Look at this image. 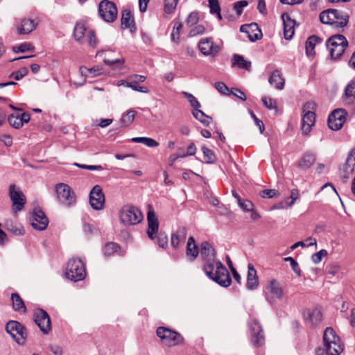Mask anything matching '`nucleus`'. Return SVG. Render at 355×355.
I'll list each match as a JSON object with an SVG mask.
<instances>
[{
  "instance_id": "obj_1",
  "label": "nucleus",
  "mask_w": 355,
  "mask_h": 355,
  "mask_svg": "<svg viewBox=\"0 0 355 355\" xmlns=\"http://www.w3.org/2000/svg\"><path fill=\"white\" fill-rule=\"evenodd\" d=\"M205 263L203 270L211 279L223 287H228L232 283L230 273L225 266L215 259V250L207 241L202 243L199 251Z\"/></svg>"
},
{
  "instance_id": "obj_2",
  "label": "nucleus",
  "mask_w": 355,
  "mask_h": 355,
  "mask_svg": "<svg viewBox=\"0 0 355 355\" xmlns=\"http://www.w3.org/2000/svg\"><path fill=\"white\" fill-rule=\"evenodd\" d=\"M148 220V236L154 240L155 238L157 239V244L162 248H165L168 245V237L164 232H160L157 236L159 229V222L156 214L153 209L150 208L147 214Z\"/></svg>"
},
{
  "instance_id": "obj_3",
  "label": "nucleus",
  "mask_w": 355,
  "mask_h": 355,
  "mask_svg": "<svg viewBox=\"0 0 355 355\" xmlns=\"http://www.w3.org/2000/svg\"><path fill=\"white\" fill-rule=\"evenodd\" d=\"M323 343L329 355H339L344 349L340 338L331 327H327L323 334Z\"/></svg>"
},
{
  "instance_id": "obj_4",
  "label": "nucleus",
  "mask_w": 355,
  "mask_h": 355,
  "mask_svg": "<svg viewBox=\"0 0 355 355\" xmlns=\"http://www.w3.org/2000/svg\"><path fill=\"white\" fill-rule=\"evenodd\" d=\"M320 19L322 24H329L335 28H343L348 23L349 16L336 9L324 10L320 14Z\"/></svg>"
},
{
  "instance_id": "obj_5",
  "label": "nucleus",
  "mask_w": 355,
  "mask_h": 355,
  "mask_svg": "<svg viewBox=\"0 0 355 355\" xmlns=\"http://www.w3.org/2000/svg\"><path fill=\"white\" fill-rule=\"evenodd\" d=\"M140 209L135 206L124 205L119 211L120 222L125 226L135 225L143 220Z\"/></svg>"
},
{
  "instance_id": "obj_6",
  "label": "nucleus",
  "mask_w": 355,
  "mask_h": 355,
  "mask_svg": "<svg viewBox=\"0 0 355 355\" xmlns=\"http://www.w3.org/2000/svg\"><path fill=\"white\" fill-rule=\"evenodd\" d=\"M85 264L81 259L72 258L69 260L65 271L66 277L73 282L83 280L86 277Z\"/></svg>"
},
{
  "instance_id": "obj_7",
  "label": "nucleus",
  "mask_w": 355,
  "mask_h": 355,
  "mask_svg": "<svg viewBox=\"0 0 355 355\" xmlns=\"http://www.w3.org/2000/svg\"><path fill=\"white\" fill-rule=\"evenodd\" d=\"M316 104L313 101L306 102L302 107V132L304 135H309L315 122V110Z\"/></svg>"
},
{
  "instance_id": "obj_8",
  "label": "nucleus",
  "mask_w": 355,
  "mask_h": 355,
  "mask_svg": "<svg viewBox=\"0 0 355 355\" xmlns=\"http://www.w3.org/2000/svg\"><path fill=\"white\" fill-rule=\"evenodd\" d=\"M285 293L281 283L277 279H271L265 288V297L266 300L274 304L277 300H282Z\"/></svg>"
},
{
  "instance_id": "obj_9",
  "label": "nucleus",
  "mask_w": 355,
  "mask_h": 355,
  "mask_svg": "<svg viewBox=\"0 0 355 355\" xmlns=\"http://www.w3.org/2000/svg\"><path fill=\"white\" fill-rule=\"evenodd\" d=\"M6 330L19 345L24 344L27 333L21 323L15 320H10L6 325Z\"/></svg>"
},
{
  "instance_id": "obj_10",
  "label": "nucleus",
  "mask_w": 355,
  "mask_h": 355,
  "mask_svg": "<svg viewBox=\"0 0 355 355\" xmlns=\"http://www.w3.org/2000/svg\"><path fill=\"white\" fill-rule=\"evenodd\" d=\"M58 200L64 206L70 207L75 204L76 196L74 191L66 184L60 183L55 187Z\"/></svg>"
},
{
  "instance_id": "obj_11",
  "label": "nucleus",
  "mask_w": 355,
  "mask_h": 355,
  "mask_svg": "<svg viewBox=\"0 0 355 355\" xmlns=\"http://www.w3.org/2000/svg\"><path fill=\"white\" fill-rule=\"evenodd\" d=\"M156 333L162 343L168 346H174L183 341V338L180 334L164 327H158Z\"/></svg>"
},
{
  "instance_id": "obj_12",
  "label": "nucleus",
  "mask_w": 355,
  "mask_h": 355,
  "mask_svg": "<svg viewBox=\"0 0 355 355\" xmlns=\"http://www.w3.org/2000/svg\"><path fill=\"white\" fill-rule=\"evenodd\" d=\"M98 13L105 21L110 23L116 19L118 11L113 2L103 0L98 6Z\"/></svg>"
},
{
  "instance_id": "obj_13",
  "label": "nucleus",
  "mask_w": 355,
  "mask_h": 355,
  "mask_svg": "<svg viewBox=\"0 0 355 355\" xmlns=\"http://www.w3.org/2000/svg\"><path fill=\"white\" fill-rule=\"evenodd\" d=\"M105 196L102 188L99 185H95L90 191L89 196V202L95 210H101L105 207Z\"/></svg>"
},
{
  "instance_id": "obj_14",
  "label": "nucleus",
  "mask_w": 355,
  "mask_h": 355,
  "mask_svg": "<svg viewBox=\"0 0 355 355\" xmlns=\"http://www.w3.org/2000/svg\"><path fill=\"white\" fill-rule=\"evenodd\" d=\"M347 113L344 109H337L333 111L328 118V125L332 130H340L347 119Z\"/></svg>"
},
{
  "instance_id": "obj_15",
  "label": "nucleus",
  "mask_w": 355,
  "mask_h": 355,
  "mask_svg": "<svg viewBox=\"0 0 355 355\" xmlns=\"http://www.w3.org/2000/svg\"><path fill=\"white\" fill-rule=\"evenodd\" d=\"M9 196L12 202L13 211L16 214L24 208L26 197L22 191L16 187L15 184L10 185Z\"/></svg>"
},
{
  "instance_id": "obj_16",
  "label": "nucleus",
  "mask_w": 355,
  "mask_h": 355,
  "mask_svg": "<svg viewBox=\"0 0 355 355\" xmlns=\"http://www.w3.org/2000/svg\"><path fill=\"white\" fill-rule=\"evenodd\" d=\"M34 321L44 334H47L51 329V320L48 313L42 309H37L34 311Z\"/></svg>"
},
{
  "instance_id": "obj_17",
  "label": "nucleus",
  "mask_w": 355,
  "mask_h": 355,
  "mask_svg": "<svg viewBox=\"0 0 355 355\" xmlns=\"http://www.w3.org/2000/svg\"><path fill=\"white\" fill-rule=\"evenodd\" d=\"M200 51L206 56H216L220 51V46L214 43L211 37L202 38L198 42Z\"/></svg>"
},
{
  "instance_id": "obj_18",
  "label": "nucleus",
  "mask_w": 355,
  "mask_h": 355,
  "mask_svg": "<svg viewBox=\"0 0 355 355\" xmlns=\"http://www.w3.org/2000/svg\"><path fill=\"white\" fill-rule=\"evenodd\" d=\"M251 332V342L254 347L262 346L265 343L263 329L257 320H253L249 323Z\"/></svg>"
},
{
  "instance_id": "obj_19",
  "label": "nucleus",
  "mask_w": 355,
  "mask_h": 355,
  "mask_svg": "<svg viewBox=\"0 0 355 355\" xmlns=\"http://www.w3.org/2000/svg\"><path fill=\"white\" fill-rule=\"evenodd\" d=\"M32 227L37 230H44L49 224V219L44 212L40 208H35L31 217Z\"/></svg>"
},
{
  "instance_id": "obj_20",
  "label": "nucleus",
  "mask_w": 355,
  "mask_h": 355,
  "mask_svg": "<svg viewBox=\"0 0 355 355\" xmlns=\"http://www.w3.org/2000/svg\"><path fill=\"white\" fill-rule=\"evenodd\" d=\"M355 172V148L348 155L345 163L340 168V175L343 179H348Z\"/></svg>"
},
{
  "instance_id": "obj_21",
  "label": "nucleus",
  "mask_w": 355,
  "mask_h": 355,
  "mask_svg": "<svg viewBox=\"0 0 355 355\" xmlns=\"http://www.w3.org/2000/svg\"><path fill=\"white\" fill-rule=\"evenodd\" d=\"M240 31L246 33L251 42H255L262 37V33L256 23L243 24L240 27Z\"/></svg>"
},
{
  "instance_id": "obj_22",
  "label": "nucleus",
  "mask_w": 355,
  "mask_h": 355,
  "mask_svg": "<svg viewBox=\"0 0 355 355\" xmlns=\"http://www.w3.org/2000/svg\"><path fill=\"white\" fill-rule=\"evenodd\" d=\"M303 318L307 323L316 326L322 320V313L318 309H308L304 311Z\"/></svg>"
},
{
  "instance_id": "obj_23",
  "label": "nucleus",
  "mask_w": 355,
  "mask_h": 355,
  "mask_svg": "<svg viewBox=\"0 0 355 355\" xmlns=\"http://www.w3.org/2000/svg\"><path fill=\"white\" fill-rule=\"evenodd\" d=\"M282 19L284 24V35L287 40H291L295 33V22L293 20L287 13L282 15Z\"/></svg>"
},
{
  "instance_id": "obj_24",
  "label": "nucleus",
  "mask_w": 355,
  "mask_h": 355,
  "mask_svg": "<svg viewBox=\"0 0 355 355\" xmlns=\"http://www.w3.org/2000/svg\"><path fill=\"white\" fill-rule=\"evenodd\" d=\"M248 269L246 287L248 290L252 291L257 288L259 286V279L257 275V270L252 263L248 264Z\"/></svg>"
},
{
  "instance_id": "obj_25",
  "label": "nucleus",
  "mask_w": 355,
  "mask_h": 355,
  "mask_svg": "<svg viewBox=\"0 0 355 355\" xmlns=\"http://www.w3.org/2000/svg\"><path fill=\"white\" fill-rule=\"evenodd\" d=\"M343 101L345 105L354 107L355 113V82H352L346 86Z\"/></svg>"
},
{
  "instance_id": "obj_26",
  "label": "nucleus",
  "mask_w": 355,
  "mask_h": 355,
  "mask_svg": "<svg viewBox=\"0 0 355 355\" xmlns=\"http://www.w3.org/2000/svg\"><path fill=\"white\" fill-rule=\"evenodd\" d=\"M315 160L316 155L314 153L307 151L302 155L298 162V167L302 170L309 169L314 164Z\"/></svg>"
},
{
  "instance_id": "obj_27",
  "label": "nucleus",
  "mask_w": 355,
  "mask_h": 355,
  "mask_svg": "<svg viewBox=\"0 0 355 355\" xmlns=\"http://www.w3.org/2000/svg\"><path fill=\"white\" fill-rule=\"evenodd\" d=\"M187 230L185 227H179L171 235V245L174 248H178L181 242H184L186 239Z\"/></svg>"
},
{
  "instance_id": "obj_28",
  "label": "nucleus",
  "mask_w": 355,
  "mask_h": 355,
  "mask_svg": "<svg viewBox=\"0 0 355 355\" xmlns=\"http://www.w3.org/2000/svg\"><path fill=\"white\" fill-rule=\"evenodd\" d=\"M4 227L8 231L15 235H22L24 234V229L23 226L20 223L15 222L12 219L6 220Z\"/></svg>"
},
{
  "instance_id": "obj_29",
  "label": "nucleus",
  "mask_w": 355,
  "mask_h": 355,
  "mask_svg": "<svg viewBox=\"0 0 355 355\" xmlns=\"http://www.w3.org/2000/svg\"><path fill=\"white\" fill-rule=\"evenodd\" d=\"M36 26L34 20L30 19H24L21 21L17 27L19 34H28L32 32Z\"/></svg>"
},
{
  "instance_id": "obj_30",
  "label": "nucleus",
  "mask_w": 355,
  "mask_h": 355,
  "mask_svg": "<svg viewBox=\"0 0 355 355\" xmlns=\"http://www.w3.org/2000/svg\"><path fill=\"white\" fill-rule=\"evenodd\" d=\"M199 250L196 244L194 238L190 236L187 245V256L191 261H193L198 255Z\"/></svg>"
},
{
  "instance_id": "obj_31",
  "label": "nucleus",
  "mask_w": 355,
  "mask_h": 355,
  "mask_svg": "<svg viewBox=\"0 0 355 355\" xmlns=\"http://www.w3.org/2000/svg\"><path fill=\"white\" fill-rule=\"evenodd\" d=\"M268 81L271 85H273L278 90H282L284 88V80L278 70L272 73Z\"/></svg>"
},
{
  "instance_id": "obj_32",
  "label": "nucleus",
  "mask_w": 355,
  "mask_h": 355,
  "mask_svg": "<svg viewBox=\"0 0 355 355\" xmlns=\"http://www.w3.org/2000/svg\"><path fill=\"white\" fill-rule=\"evenodd\" d=\"M121 21L123 29H131L134 27V18L129 10H123Z\"/></svg>"
},
{
  "instance_id": "obj_33",
  "label": "nucleus",
  "mask_w": 355,
  "mask_h": 355,
  "mask_svg": "<svg viewBox=\"0 0 355 355\" xmlns=\"http://www.w3.org/2000/svg\"><path fill=\"white\" fill-rule=\"evenodd\" d=\"M232 66H237L241 69L250 71L251 67V62L245 60L243 56L238 54H234L232 58Z\"/></svg>"
},
{
  "instance_id": "obj_34",
  "label": "nucleus",
  "mask_w": 355,
  "mask_h": 355,
  "mask_svg": "<svg viewBox=\"0 0 355 355\" xmlns=\"http://www.w3.org/2000/svg\"><path fill=\"white\" fill-rule=\"evenodd\" d=\"M348 45L347 39L343 35H335L327 41V47Z\"/></svg>"
},
{
  "instance_id": "obj_35",
  "label": "nucleus",
  "mask_w": 355,
  "mask_h": 355,
  "mask_svg": "<svg viewBox=\"0 0 355 355\" xmlns=\"http://www.w3.org/2000/svg\"><path fill=\"white\" fill-rule=\"evenodd\" d=\"M137 112L132 109L128 110L125 113L123 114L120 123L122 127H128L135 120Z\"/></svg>"
},
{
  "instance_id": "obj_36",
  "label": "nucleus",
  "mask_w": 355,
  "mask_h": 355,
  "mask_svg": "<svg viewBox=\"0 0 355 355\" xmlns=\"http://www.w3.org/2000/svg\"><path fill=\"white\" fill-rule=\"evenodd\" d=\"M321 39L316 36H310L306 42V52L308 55H311L314 53V49L317 44L321 42Z\"/></svg>"
},
{
  "instance_id": "obj_37",
  "label": "nucleus",
  "mask_w": 355,
  "mask_h": 355,
  "mask_svg": "<svg viewBox=\"0 0 355 355\" xmlns=\"http://www.w3.org/2000/svg\"><path fill=\"white\" fill-rule=\"evenodd\" d=\"M12 308L15 311L23 312L26 311V306L24 301L17 293H12L11 295Z\"/></svg>"
},
{
  "instance_id": "obj_38",
  "label": "nucleus",
  "mask_w": 355,
  "mask_h": 355,
  "mask_svg": "<svg viewBox=\"0 0 355 355\" xmlns=\"http://www.w3.org/2000/svg\"><path fill=\"white\" fill-rule=\"evenodd\" d=\"M131 81L121 80L119 85H123L126 87H130L135 91H138L142 93L149 92V89L146 87L139 86L132 80Z\"/></svg>"
},
{
  "instance_id": "obj_39",
  "label": "nucleus",
  "mask_w": 355,
  "mask_h": 355,
  "mask_svg": "<svg viewBox=\"0 0 355 355\" xmlns=\"http://www.w3.org/2000/svg\"><path fill=\"white\" fill-rule=\"evenodd\" d=\"M193 115L197 120H198L205 126H208L212 121V119L210 116L206 115L200 110H194L193 112Z\"/></svg>"
},
{
  "instance_id": "obj_40",
  "label": "nucleus",
  "mask_w": 355,
  "mask_h": 355,
  "mask_svg": "<svg viewBox=\"0 0 355 355\" xmlns=\"http://www.w3.org/2000/svg\"><path fill=\"white\" fill-rule=\"evenodd\" d=\"M88 31L87 30L84 24H77L74 28L73 36L76 40L80 41L83 39L84 35Z\"/></svg>"
},
{
  "instance_id": "obj_41",
  "label": "nucleus",
  "mask_w": 355,
  "mask_h": 355,
  "mask_svg": "<svg viewBox=\"0 0 355 355\" xmlns=\"http://www.w3.org/2000/svg\"><path fill=\"white\" fill-rule=\"evenodd\" d=\"M347 46V45H338V46H329L327 49L330 53L331 58L338 59L343 54Z\"/></svg>"
},
{
  "instance_id": "obj_42",
  "label": "nucleus",
  "mask_w": 355,
  "mask_h": 355,
  "mask_svg": "<svg viewBox=\"0 0 355 355\" xmlns=\"http://www.w3.org/2000/svg\"><path fill=\"white\" fill-rule=\"evenodd\" d=\"M202 151L204 155V160L206 163L212 164L216 161V157L213 150L206 146H202Z\"/></svg>"
},
{
  "instance_id": "obj_43",
  "label": "nucleus",
  "mask_w": 355,
  "mask_h": 355,
  "mask_svg": "<svg viewBox=\"0 0 355 355\" xmlns=\"http://www.w3.org/2000/svg\"><path fill=\"white\" fill-rule=\"evenodd\" d=\"M80 71L82 75L87 72L92 77H96L101 75L103 73V69L99 67H94L91 69H87L85 67H81Z\"/></svg>"
},
{
  "instance_id": "obj_44",
  "label": "nucleus",
  "mask_w": 355,
  "mask_h": 355,
  "mask_svg": "<svg viewBox=\"0 0 355 355\" xmlns=\"http://www.w3.org/2000/svg\"><path fill=\"white\" fill-rule=\"evenodd\" d=\"M182 28V24L180 21H175L174 23L173 29L171 33V40L174 42L178 43L180 40V32Z\"/></svg>"
},
{
  "instance_id": "obj_45",
  "label": "nucleus",
  "mask_w": 355,
  "mask_h": 355,
  "mask_svg": "<svg viewBox=\"0 0 355 355\" xmlns=\"http://www.w3.org/2000/svg\"><path fill=\"white\" fill-rule=\"evenodd\" d=\"M249 5V2L247 0H241L236 1L233 4V9L235 10L238 16H241L243 9Z\"/></svg>"
},
{
  "instance_id": "obj_46",
  "label": "nucleus",
  "mask_w": 355,
  "mask_h": 355,
  "mask_svg": "<svg viewBox=\"0 0 355 355\" xmlns=\"http://www.w3.org/2000/svg\"><path fill=\"white\" fill-rule=\"evenodd\" d=\"M119 246L115 243H106L103 248V253L105 256H110L116 252Z\"/></svg>"
},
{
  "instance_id": "obj_47",
  "label": "nucleus",
  "mask_w": 355,
  "mask_h": 355,
  "mask_svg": "<svg viewBox=\"0 0 355 355\" xmlns=\"http://www.w3.org/2000/svg\"><path fill=\"white\" fill-rule=\"evenodd\" d=\"M8 121L10 125L14 127L15 128H20L22 127L23 124L21 121L19 119V115H15L14 114H12L8 116Z\"/></svg>"
},
{
  "instance_id": "obj_48",
  "label": "nucleus",
  "mask_w": 355,
  "mask_h": 355,
  "mask_svg": "<svg viewBox=\"0 0 355 355\" xmlns=\"http://www.w3.org/2000/svg\"><path fill=\"white\" fill-rule=\"evenodd\" d=\"M33 46L30 42H24L17 46L13 47V51L16 53H25L28 51H33Z\"/></svg>"
},
{
  "instance_id": "obj_49",
  "label": "nucleus",
  "mask_w": 355,
  "mask_h": 355,
  "mask_svg": "<svg viewBox=\"0 0 355 355\" xmlns=\"http://www.w3.org/2000/svg\"><path fill=\"white\" fill-rule=\"evenodd\" d=\"M182 94L190 103L191 105L195 109V110H199L198 108L200 107V104L193 94L187 92H183Z\"/></svg>"
},
{
  "instance_id": "obj_50",
  "label": "nucleus",
  "mask_w": 355,
  "mask_h": 355,
  "mask_svg": "<svg viewBox=\"0 0 355 355\" xmlns=\"http://www.w3.org/2000/svg\"><path fill=\"white\" fill-rule=\"evenodd\" d=\"M262 102L264 106L268 109L274 110L276 112H277L276 102L272 98L268 96H263L262 98Z\"/></svg>"
},
{
  "instance_id": "obj_51",
  "label": "nucleus",
  "mask_w": 355,
  "mask_h": 355,
  "mask_svg": "<svg viewBox=\"0 0 355 355\" xmlns=\"http://www.w3.org/2000/svg\"><path fill=\"white\" fill-rule=\"evenodd\" d=\"M87 38L88 44L92 47H96L98 45V39L95 35V33L92 30H88L87 32Z\"/></svg>"
},
{
  "instance_id": "obj_52",
  "label": "nucleus",
  "mask_w": 355,
  "mask_h": 355,
  "mask_svg": "<svg viewBox=\"0 0 355 355\" xmlns=\"http://www.w3.org/2000/svg\"><path fill=\"white\" fill-rule=\"evenodd\" d=\"M178 1V0H164V11L168 14L173 12L177 6Z\"/></svg>"
},
{
  "instance_id": "obj_53",
  "label": "nucleus",
  "mask_w": 355,
  "mask_h": 355,
  "mask_svg": "<svg viewBox=\"0 0 355 355\" xmlns=\"http://www.w3.org/2000/svg\"><path fill=\"white\" fill-rule=\"evenodd\" d=\"M238 205L245 212H248L250 210H252V208L254 207L253 203L249 200L241 199V201L238 202Z\"/></svg>"
},
{
  "instance_id": "obj_54",
  "label": "nucleus",
  "mask_w": 355,
  "mask_h": 355,
  "mask_svg": "<svg viewBox=\"0 0 355 355\" xmlns=\"http://www.w3.org/2000/svg\"><path fill=\"white\" fill-rule=\"evenodd\" d=\"M205 31H206V28H205L204 26L197 25L190 30V31L189 33V36L192 37H196L198 35H202L203 33H205Z\"/></svg>"
},
{
  "instance_id": "obj_55",
  "label": "nucleus",
  "mask_w": 355,
  "mask_h": 355,
  "mask_svg": "<svg viewBox=\"0 0 355 355\" xmlns=\"http://www.w3.org/2000/svg\"><path fill=\"white\" fill-rule=\"evenodd\" d=\"M28 73L26 67H21L18 71L10 74V78L13 77L16 80H19Z\"/></svg>"
},
{
  "instance_id": "obj_56",
  "label": "nucleus",
  "mask_w": 355,
  "mask_h": 355,
  "mask_svg": "<svg viewBox=\"0 0 355 355\" xmlns=\"http://www.w3.org/2000/svg\"><path fill=\"white\" fill-rule=\"evenodd\" d=\"M198 20H199L198 13L197 12H192L189 15L186 22L188 26H191L196 24L198 22Z\"/></svg>"
},
{
  "instance_id": "obj_57",
  "label": "nucleus",
  "mask_w": 355,
  "mask_h": 355,
  "mask_svg": "<svg viewBox=\"0 0 355 355\" xmlns=\"http://www.w3.org/2000/svg\"><path fill=\"white\" fill-rule=\"evenodd\" d=\"M327 252L325 250H320L319 252L312 255V261L314 263H318L322 261V259L327 256Z\"/></svg>"
},
{
  "instance_id": "obj_58",
  "label": "nucleus",
  "mask_w": 355,
  "mask_h": 355,
  "mask_svg": "<svg viewBox=\"0 0 355 355\" xmlns=\"http://www.w3.org/2000/svg\"><path fill=\"white\" fill-rule=\"evenodd\" d=\"M208 2L210 12L211 14H215L216 12H220V7L218 0H209Z\"/></svg>"
},
{
  "instance_id": "obj_59",
  "label": "nucleus",
  "mask_w": 355,
  "mask_h": 355,
  "mask_svg": "<svg viewBox=\"0 0 355 355\" xmlns=\"http://www.w3.org/2000/svg\"><path fill=\"white\" fill-rule=\"evenodd\" d=\"M279 193L275 189H266L263 190L260 193V196L262 198H272L278 196Z\"/></svg>"
},
{
  "instance_id": "obj_60",
  "label": "nucleus",
  "mask_w": 355,
  "mask_h": 355,
  "mask_svg": "<svg viewBox=\"0 0 355 355\" xmlns=\"http://www.w3.org/2000/svg\"><path fill=\"white\" fill-rule=\"evenodd\" d=\"M103 61L108 66H112L113 64H116L117 65V67H116L117 68H121V66L124 63V60L123 59L109 60V59H107L106 58H103Z\"/></svg>"
},
{
  "instance_id": "obj_61",
  "label": "nucleus",
  "mask_w": 355,
  "mask_h": 355,
  "mask_svg": "<svg viewBox=\"0 0 355 355\" xmlns=\"http://www.w3.org/2000/svg\"><path fill=\"white\" fill-rule=\"evenodd\" d=\"M284 261H289L291 263V266L292 269L293 270V271L295 273H297V275H300L301 270H300V269L299 268L297 262L294 259H293L291 257H286L284 259Z\"/></svg>"
},
{
  "instance_id": "obj_62",
  "label": "nucleus",
  "mask_w": 355,
  "mask_h": 355,
  "mask_svg": "<svg viewBox=\"0 0 355 355\" xmlns=\"http://www.w3.org/2000/svg\"><path fill=\"white\" fill-rule=\"evenodd\" d=\"M216 89L223 94H229V88L223 82H217L215 83Z\"/></svg>"
},
{
  "instance_id": "obj_63",
  "label": "nucleus",
  "mask_w": 355,
  "mask_h": 355,
  "mask_svg": "<svg viewBox=\"0 0 355 355\" xmlns=\"http://www.w3.org/2000/svg\"><path fill=\"white\" fill-rule=\"evenodd\" d=\"M250 114L251 117L254 119L256 125L258 126L260 133L262 134L265 129L263 121L259 119L252 111L250 112Z\"/></svg>"
},
{
  "instance_id": "obj_64",
  "label": "nucleus",
  "mask_w": 355,
  "mask_h": 355,
  "mask_svg": "<svg viewBox=\"0 0 355 355\" xmlns=\"http://www.w3.org/2000/svg\"><path fill=\"white\" fill-rule=\"evenodd\" d=\"M144 144L150 148L157 147L159 146V143L157 141L150 137H145Z\"/></svg>"
}]
</instances>
